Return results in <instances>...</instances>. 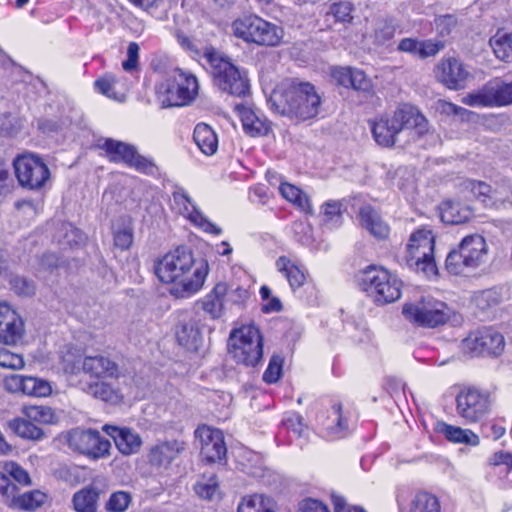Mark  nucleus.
Listing matches in <instances>:
<instances>
[{"instance_id":"5701e85b","label":"nucleus","mask_w":512,"mask_h":512,"mask_svg":"<svg viewBox=\"0 0 512 512\" xmlns=\"http://www.w3.org/2000/svg\"><path fill=\"white\" fill-rule=\"evenodd\" d=\"M436 79L450 90L465 88L470 77L464 64L453 57L443 58L434 69Z\"/></svg>"},{"instance_id":"c03bdc74","label":"nucleus","mask_w":512,"mask_h":512,"mask_svg":"<svg viewBox=\"0 0 512 512\" xmlns=\"http://www.w3.org/2000/svg\"><path fill=\"white\" fill-rule=\"evenodd\" d=\"M489 43L497 59L512 63V34H495Z\"/></svg>"},{"instance_id":"bb28decb","label":"nucleus","mask_w":512,"mask_h":512,"mask_svg":"<svg viewBox=\"0 0 512 512\" xmlns=\"http://www.w3.org/2000/svg\"><path fill=\"white\" fill-rule=\"evenodd\" d=\"M238 116L244 132L251 137L266 136L271 131V122L266 116L250 107L237 106Z\"/></svg>"},{"instance_id":"49530a36","label":"nucleus","mask_w":512,"mask_h":512,"mask_svg":"<svg viewBox=\"0 0 512 512\" xmlns=\"http://www.w3.org/2000/svg\"><path fill=\"white\" fill-rule=\"evenodd\" d=\"M354 5L349 1L334 2L329 6L327 16H332L334 22L349 24L354 19Z\"/></svg>"},{"instance_id":"8fccbe9b","label":"nucleus","mask_w":512,"mask_h":512,"mask_svg":"<svg viewBox=\"0 0 512 512\" xmlns=\"http://www.w3.org/2000/svg\"><path fill=\"white\" fill-rule=\"evenodd\" d=\"M281 424L288 432H292L297 437L302 436L307 429L303 416L295 411L284 413Z\"/></svg>"},{"instance_id":"412c9836","label":"nucleus","mask_w":512,"mask_h":512,"mask_svg":"<svg viewBox=\"0 0 512 512\" xmlns=\"http://www.w3.org/2000/svg\"><path fill=\"white\" fill-rule=\"evenodd\" d=\"M400 133L408 130L417 137L426 135L429 131V121L418 106L402 102L397 105L392 114Z\"/></svg>"},{"instance_id":"13d9d810","label":"nucleus","mask_w":512,"mask_h":512,"mask_svg":"<svg viewBox=\"0 0 512 512\" xmlns=\"http://www.w3.org/2000/svg\"><path fill=\"white\" fill-rule=\"evenodd\" d=\"M11 289L19 296H32L35 294V285L32 280L22 276H15L10 281Z\"/></svg>"},{"instance_id":"f257e3e1","label":"nucleus","mask_w":512,"mask_h":512,"mask_svg":"<svg viewBox=\"0 0 512 512\" xmlns=\"http://www.w3.org/2000/svg\"><path fill=\"white\" fill-rule=\"evenodd\" d=\"M153 271L159 282L171 285L170 295L175 298H189L198 293L208 276L209 265L197 260L193 251L179 245L154 261Z\"/></svg>"},{"instance_id":"4d7b16f0","label":"nucleus","mask_w":512,"mask_h":512,"mask_svg":"<svg viewBox=\"0 0 512 512\" xmlns=\"http://www.w3.org/2000/svg\"><path fill=\"white\" fill-rule=\"evenodd\" d=\"M0 367L10 370H22L25 367V360L22 354L2 348L0 352Z\"/></svg>"},{"instance_id":"473e14b6","label":"nucleus","mask_w":512,"mask_h":512,"mask_svg":"<svg viewBox=\"0 0 512 512\" xmlns=\"http://www.w3.org/2000/svg\"><path fill=\"white\" fill-rule=\"evenodd\" d=\"M87 392L93 398L114 406L123 403L124 400L121 389L104 380L88 383Z\"/></svg>"},{"instance_id":"6e6d98bb","label":"nucleus","mask_w":512,"mask_h":512,"mask_svg":"<svg viewBox=\"0 0 512 512\" xmlns=\"http://www.w3.org/2000/svg\"><path fill=\"white\" fill-rule=\"evenodd\" d=\"M131 495L126 491L113 492L106 502V510L109 512H124L131 503Z\"/></svg>"},{"instance_id":"9b49d317","label":"nucleus","mask_w":512,"mask_h":512,"mask_svg":"<svg viewBox=\"0 0 512 512\" xmlns=\"http://www.w3.org/2000/svg\"><path fill=\"white\" fill-rule=\"evenodd\" d=\"M457 415L465 424H477L491 414L495 395L492 391L475 385L460 388L455 398Z\"/></svg>"},{"instance_id":"c85d7f7f","label":"nucleus","mask_w":512,"mask_h":512,"mask_svg":"<svg viewBox=\"0 0 512 512\" xmlns=\"http://www.w3.org/2000/svg\"><path fill=\"white\" fill-rule=\"evenodd\" d=\"M330 75L337 85L347 89L367 91L371 86L370 80L359 69L335 66L331 68Z\"/></svg>"},{"instance_id":"20e7f679","label":"nucleus","mask_w":512,"mask_h":512,"mask_svg":"<svg viewBox=\"0 0 512 512\" xmlns=\"http://www.w3.org/2000/svg\"><path fill=\"white\" fill-rule=\"evenodd\" d=\"M436 235L429 225H421L409 236L406 244L405 260L417 273L427 277L438 275L435 259Z\"/></svg>"},{"instance_id":"423d86ee","label":"nucleus","mask_w":512,"mask_h":512,"mask_svg":"<svg viewBox=\"0 0 512 512\" xmlns=\"http://www.w3.org/2000/svg\"><path fill=\"white\" fill-rule=\"evenodd\" d=\"M198 91L196 76L182 69H175L155 86L156 100L162 108L187 106L196 99Z\"/></svg>"},{"instance_id":"cd10ccee","label":"nucleus","mask_w":512,"mask_h":512,"mask_svg":"<svg viewBox=\"0 0 512 512\" xmlns=\"http://www.w3.org/2000/svg\"><path fill=\"white\" fill-rule=\"evenodd\" d=\"M103 431L113 439L118 451L123 455L135 454L141 448V437L130 428L104 425Z\"/></svg>"},{"instance_id":"de8ad7c7","label":"nucleus","mask_w":512,"mask_h":512,"mask_svg":"<svg viewBox=\"0 0 512 512\" xmlns=\"http://www.w3.org/2000/svg\"><path fill=\"white\" fill-rule=\"evenodd\" d=\"M113 244L120 251L128 250L133 244V228L129 223L123 222L112 231Z\"/></svg>"},{"instance_id":"1a4fd4ad","label":"nucleus","mask_w":512,"mask_h":512,"mask_svg":"<svg viewBox=\"0 0 512 512\" xmlns=\"http://www.w3.org/2000/svg\"><path fill=\"white\" fill-rule=\"evenodd\" d=\"M506 347L503 334L494 326H479L468 331L459 348L468 359H496Z\"/></svg>"},{"instance_id":"4be33fe9","label":"nucleus","mask_w":512,"mask_h":512,"mask_svg":"<svg viewBox=\"0 0 512 512\" xmlns=\"http://www.w3.org/2000/svg\"><path fill=\"white\" fill-rule=\"evenodd\" d=\"M472 195L486 207H498L500 205H512V185L508 183L498 184L495 188L484 181L469 180L467 182Z\"/></svg>"},{"instance_id":"7c9ffc66","label":"nucleus","mask_w":512,"mask_h":512,"mask_svg":"<svg viewBox=\"0 0 512 512\" xmlns=\"http://www.w3.org/2000/svg\"><path fill=\"white\" fill-rule=\"evenodd\" d=\"M445 47V42L439 39L417 40L404 38L398 44V50L411 53L419 58L435 56Z\"/></svg>"},{"instance_id":"39448f33","label":"nucleus","mask_w":512,"mask_h":512,"mask_svg":"<svg viewBox=\"0 0 512 512\" xmlns=\"http://www.w3.org/2000/svg\"><path fill=\"white\" fill-rule=\"evenodd\" d=\"M284 114L301 121L310 120L319 113L321 97L309 82H292L279 94Z\"/></svg>"},{"instance_id":"ddd939ff","label":"nucleus","mask_w":512,"mask_h":512,"mask_svg":"<svg viewBox=\"0 0 512 512\" xmlns=\"http://www.w3.org/2000/svg\"><path fill=\"white\" fill-rule=\"evenodd\" d=\"M98 148L104 151V157L110 163L123 164L145 175H152L157 170L154 160L141 155L132 144L113 138H105L98 144Z\"/></svg>"},{"instance_id":"6ab92c4d","label":"nucleus","mask_w":512,"mask_h":512,"mask_svg":"<svg viewBox=\"0 0 512 512\" xmlns=\"http://www.w3.org/2000/svg\"><path fill=\"white\" fill-rule=\"evenodd\" d=\"M186 448V442L181 439L157 441L147 451V463L157 471H167L186 451Z\"/></svg>"},{"instance_id":"4468645a","label":"nucleus","mask_w":512,"mask_h":512,"mask_svg":"<svg viewBox=\"0 0 512 512\" xmlns=\"http://www.w3.org/2000/svg\"><path fill=\"white\" fill-rule=\"evenodd\" d=\"M487 244L483 236L472 234L464 237L457 248L452 249L445 260V269L449 274L460 275L466 268L478 267L485 254Z\"/></svg>"},{"instance_id":"a19ab883","label":"nucleus","mask_w":512,"mask_h":512,"mask_svg":"<svg viewBox=\"0 0 512 512\" xmlns=\"http://www.w3.org/2000/svg\"><path fill=\"white\" fill-rule=\"evenodd\" d=\"M99 494L92 487H85L73 496V506L77 512H96Z\"/></svg>"},{"instance_id":"2f4dec72","label":"nucleus","mask_w":512,"mask_h":512,"mask_svg":"<svg viewBox=\"0 0 512 512\" xmlns=\"http://www.w3.org/2000/svg\"><path fill=\"white\" fill-rule=\"evenodd\" d=\"M177 38L182 48L193 58L204 57L209 63L210 54L216 56L219 53L207 39H198L196 34H177Z\"/></svg>"},{"instance_id":"37998d69","label":"nucleus","mask_w":512,"mask_h":512,"mask_svg":"<svg viewBox=\"0 0 512 512\" xmlns=\"http://www.w3.org/2000/svg\"><path fill=\"white\" fill-rule=\"evenodd\" d=\"M117 84L118 79L115 75L111 73H104L94 81L93 86L95 91L107 98L122 101L124 99V94L117 91Z\"/></svg>"},{"instance_id":"dca6fc26","label":"nucleus","mask_w":512,"mask_h":512,"mask_svg":"<svg viewBox=\"0 0 512 512\" xmlns=\"http://www.w3.org/2000/svg\"><path fill=\"white\" fill-rule=\"evenodd\" d=\"M318 426L324 438L330 441L347 437L355 426V419L342 403L335 402L318 416Z\"/></svg>"},{"instance_id":"680f3d73","label":"nucleus","mask_w":512,"mask_h":512,"mask_svg":"<svg viewBox=\"0 0 512 512\" xmlns=\"http://www.w3.org/2000/svg\"><path fill=\"white\" fill-rule=\"evenodd\" d=\"M25 375L9 374L3 378V388L12 394H22Z\"/></svg>"},{"instance_id":"2eb2a0df","label":"nucleus","mask_w":512,"mask_h":512,"mask_svg":"<svg viewBox=\"0 0 512 512\" xmlns=\"http://www.w3.org/2000/svg\"><path fill=\"white\" fill-rule=\"evenodd\" d=\"M13 169L18 184L30 191H39L51 178L50 169L42 156L23 152L13 159Z\"/></svg>"},{"instance_id":"a211bd4d","label":"nucleus","mask_w":512,"mask_h":512,"mask_svg":"<svg viewBox=\"0 0 512 512\" xmlns=\"http://www.w3.org/2000/svg\"><path fill=\"white\" fill-rule=\"evenodd\" d=\"M195 437L200 441V457L206 464L226 460L227 447L223 432L206 424L199 425Z\"/></svg>"},{"instance_id":"603ef678","label":"nucleus","mask_w":512,"mask_h":512,"mask_svg":"<svg viewBox=\"0 0 512 512\" xmlns=\"http://www.w3.org/2000/svg\"><path fill=\"white\" fill-rule=\"evenodd\" d=\"M3 470L8 474L10 480L13 479L14 484L19 486L31 485V478L28 472L22 468L17 462L7 461L2 466Z\"/></svg>"},{"instance_id":"a878e982","label":"nucleus","mask_w":512,"mask_h":512,"mask_svg":"<svg viewBox=\"0 0 512 512\" xmlns=\"http://www.w3.org/2000/svg\"><path fill=\"white\" fill-rule=\"evenodd\" d=\"M229 285L225 282L216 283L213 288L196 305L212 320L220 319L225 312V301L228 296Z\"/></svg>"},{"instance_id":"f8f14e48","label":"nucleus","mask_w":512,"mask_h":512,"mask_svg":"<svg viewBox=\"0 0 512 512\" xmlns=\"http://www.w3.org/2000/svg\"><path fill=\"white\" fill-rule=\"evenodd\" d=\"M21 416L9 421V428L20 438L41 441L46 437L41 425H55L58 416L54 409L46 405L25 404Z\"/></svg>"},{"instance_id":"f3484780","label":"nucleus","mask_w":512,"mask_h":512,"mask_svg":"<svg viewBox=\"0 0 512 512\" xmlns=\"http://www.w3.org/2000/svg\"><path fill=\"white\" fill-rule=\"evenodd\" d=\"M65 373L77 375L80 372L97 380H118L122 376L120 365L105 354L85 356L81 360V366L64 362Z\"/></svg>"},{"instance_id":"0e129e2a","label":"nucleus","mask_w":512,"mask_h":512,"mask_svg":"<svg viewBox=\"0 0 512 512\" xmlns=\"http://www.w3.org/2000/svg\"><path fill=\"white\" fill-rule=\"evenodd\" d=\"M491 467L504 466L507 472L512 471V453L504 450L494 452L488 458Z\"/></svg>"},{"instance_id":"5fc2aeb1","label":"nucleus","mask_w":512,"mask_h":512,"mask_svg":"<svg viewBox=\"0 0 512 512\" xmlns=\"http://www.w3.org/2000/svg\"><path fill=\"white\" fill-rule=\"evenodd\" d=\"M196 227L201 229L202 231L212 234V235H220L222 230L216 224L209 221L201 212H199L196 208L191 210L186 216Z\"/></svg>"},{"instance_id":"aec40b11","label":"nucleus","mask_w":512,"mask_h":512,"mask_svg":"<svg viewBox=\"0 0 512 512\" xmlns=\"http://www.w3.org/2000/svg\"><path fill=\"white\" fill-rule=\"evenodd\" d=\"M396 503L398 512H442L439 496L426 489H417L410 493L398 492Z\"/></svg>"},{"instance_id":"3c124183","label":"nucleus","mask_w":512,"mask_h":512,"mask_svg":"<svg viewBox=\"0 0 512 512\" xmlns=\"http://www.w3.org/2000/svg\"><path fill=\"white\" fill-rule=\"evenodd\" d=\"M284 358L280 354L270 357L267 368L263 373V381L266 384H274L279 381L283 373Z\"/></svg>"},{"instance_id":"bf43d9fd","label":"nucleus","mask_w":512,"mask_h":512,"mask_svg":"<svg viewBox=\"0 0 512 512\" xmlns=\"http://www.w3.org/2000/svg\"><path fill=\"white\" fill-rule=\"evenodd\" d=\"M342 210L343 202L341 200H329L321 207V212L326 222L341 220Z\"/></svg>"},{"instance_id":"e433bc0d","label":"nucleus","mask_w":512,"mask_h":512,"mask_svg":"<svg viewBox=\"0 0 512 512\" xmlns=\"http://www.w3.org/2000/svg\"><path fill=\"white\" fill-rule=\"evenodd\" d=\"M281 196L305 214H313V207L308 195L297 186L283 182L279 186Z\"/></svg>"},{"instance_id":"9d476101","label":"nucleus","mask_w":512,"mask_h":512,"mask_svg":"<svg viewBox=\"0 0 512 512\" xmlns=\"http://www.w3.org/2000/svg\"><path fill=\"white\" fill-rule=\"evenodd\" d=\"M55 440L89 460L97 461L110 456V441L96 429L75 427L59 433Z\"/></svg>"},{"instance_id":"052dcab7","label":"nucleus","mask_w":512,"mask_h":512,"mask_svg":"<svg viewBox=\"0 0 512 512\" xmlns=\"http://www.w3.org/2000/svg\"><path fill=\"white\" fill-rule=\"evenodd\" d=\"M194 490L199 497L211 500L218 490L216 475H212L207 483L197 482Z\"/></svg>"},{"instance_id":"6e6552de","label":"nucleus","mask_w":512,"mask_h":512,"mask_svg":"<svg viewBox=\"0 0 512 512\" xmlns=\"http://www.w3.org/2000/svg\"><path fill=\"white\" fill-rule=\"evenodd\" d=\"M210 76L213 85L223 93L234 97H245L250 91L247 72L238 67L229 57L210 54Z\"/></svg>"},{"instance_id":"58836bf2","label":"nucleus","mask_w":512,"mask_h":512,"mask_svg":"<svg viewBox=\"0 0 512 512\" xmlns=\"http://www.w3.org/2000/svg\"><path fill=\"white\" fill-rule=\"evenodd\" d=\"M48 496L46 493L35 489L24 492L15 496L10 500L9 506L13 509L23 511H35L42 507L47 502Z\"/></svg>"},{"instance_id":"a18cd8bd","label":"nucleus","mask_w":512,"mask_h":512,"mask_svg":"<svg viewBox=\"0 0 512 512\" xmlns=\"http://www.w3.org/2000/svg\"><path fill=\"white\" fill-rule=\"evenodd\" d=\"M441 220L446 224H461L468 220V214H462L460 204L451 200L444 201L440 207Z\"/></svg>"},{"instance_id":"c9c22d12","label":"nucleus","mask_w":512,"mask_h":512,"mask_svg":"<svg viewBox=\"0 0 512 512\" xmlns=\"http://www.w3.org/2000/svg\"><path fill=\"white\" fill-rule=\"evenodd\" d=\"M237 512H276V503L264 494H248L241 498Z\"/></svg>"},{"instance_id":"393cba45","label":"nucleus","mask_w":512,"mask_h":512,"mask_svg":"<svg viewBox=\"0 0 512 512\" xmlns=\"http://www.w3.org/2000/svg\"><path fill=\"white\" fill-rule=\"evenodd\" d=\"M275 269L294 293L303 288L310 277L308 269L299 259L287 255H280L275 260Z\"/></svg>"},{"instance_id":"864d4df0","label":"nucleus","mask_w":512,"mask_h":512,"mask_svg":"<svg viewBox=\"0 0 512 512\" xmlns=\"http://www.w3.org/2000/svg\"><path fill=\"white\" fill-rule=\"evenodd\" d=\"M434 110L437 114L444 117L459 116L461 119L468 117L471 112L466 108L458 106L450 101L438 99L434 104Z\"/></svg>"},{"instance_id":"0eeeda50","label":"nucleus","mask_w":512,"mask_h":512,"mask_svg":"<svg viewBox=\"0 0 512 512\" xmlns=\"http://www.w3.org/2000/svg\"><path fill=\"white\" fill-rule=\"evenodd\" d=\"M263 336L255 324H242L230 331L228 353L239 365L255 367L263 359Z\"/></svg>"},{"instance_id":"4c0bfd02","label":"nucleus","mask_w":512,"mask_h":512,"mask_svg":"<svg viewBox=\"0 0 512 512\" xmlns=\"http://www.w3.org/2000/svg\"><path fill=\"white\" fill-rule=\"evenodd\" d=\"M233 32H276L277 26L271 24L255 14H244L237 18L233 24Z\"/></svg>"},{"instance_id":"e2e57ef3","label":"nucleus","mask_w":512,"mask_h":512,"mask_svg":"<svg viewBox=\"0 0 512 512\" xmlns=\"http://www.w3.org/2000/svg\"><path fill=\"white\" fill-rule=\"evenodd\" d=\"M330 500L333 506V512H367L361 506H347L345 497L335 492L331 493Z\"/></svg>"},{"instance_id":"79ce46f5","label":"nucleus","mask_w":512,"mask_h":512,"mask_svg":"<svg viewBox=\"0 0 512 512\" xmlns=\"http://www.w3.org/2000/svg\"><path fill=\"white\" fill-rule=\"evenodd\" d=\"M52 393V386L49 381L36 377L25 375L22 394L34 398L48 397Z\"/></svg>"},{"instance_id":"f03ea898","label":"nucleus","mask_w":512,"mask_h":512,"mask_svg":"<svg viewBox=\"0 0 512 512\" xmlns=\"http://www.w3.org/2000/svg\"><path fill=\"white\" fill-rule=\"evenodd\" d=\"M359 288L377 306L391 304L400 299L403 283L387 268L370 264L359 272Z\"/></svg>"},{"instance_id":"72a5a7b5","label":"nucleus","mask_w":512,"mask_h":512,"mask_svg":"<svg viewBox=\"0 0 512 512\" xmlns=\"http://www.w3.org/2000/svg\"><path fill=\"white\" fill-rule=\"evenodd\" d=\"M193 141L206 156L214 155L218 150V136L214 129L206 123H198L193 131Z\"/></svg>"},{"instance_id":"c756f323","label":"nucleus","mask_w":512,"mask_h":512,"mask_svg":"<svg viewBox=\"0 0 512 512\" xmlns=\"http://www.w3.org/2000/svg\"><path fill=\"white\" fill-rule=\"evenodd\" d=\"M371 133L376 143L382 147H393L400 131L394 122L393 116L382 115L369 121Z\"/></svg>"},{"instance_id":"f704fd0d","label":"nucleus","mask_w":512,"mask_h":512,"mask_svg":"<svg viewBox=\"0 0 512 512\" xmlns=\"http://www.w3.org/2000/svg\"><path fill=\"white\" fill-rule=\"evenodd\" d=\"M199 321L191 319L176 327L175 336L178 344L188 350H195L201 340Z\"/></svg>"},{"instance_id":"7ed1b4c3","label":"nucleus","mask_w":512,"mask_h":512,"mask_svg":"<svg viewBox=\"0 0 512 512\" xmlns=\"http://www.w3.org/2000/svg\"><path fill=\"white\" fill-rule=\"evenodd\" d=\"M402 315L415 328L438 329L446 326L455 316V311L444 301L433 296H422L405 302Z\"/></svg>"},{"instance_id":"ea45409f","label":"nucleus","mask_w":512,"mask_h":512,"mask_svg":"<svg viewBox=\"0 0 512 512\" xmlns=\"http://www.w3.org/2000/svg\"><path fill=\"white\" fill-rule=\"evenodd\" d=\"M440 432L445 438L453 443H464L476 445L479 442L478 436L469 429H462L447 423H441Z\"/></svg>"},{"instance_id":"b1692460","label":"nucleus","mask_w":512,"mask_h":512,"mask_svg":"<svg viewBox=\"0 0 512 512\" xmlns=\"http://www.w3.org/2000/svg\"><path fill=\"white\" fill-rule=\"evenodd\" d=\"M25 334L24 321L7 303L0 302V343L16 345Z\"/></svg>"},{"instance_id":"69168bd1","label":"nucleus","mask_w":512,"mask_h":512,"mask_svg":"<svg viewBox=\"0 0 512 512\" xmlns=\"http://www.w3.org/2000/svg\"><path fill=\"white\" fill-rule=\"evenodd\" d=\"M358 217L363 228L378 220L381 216L370 204L362 205L359 208Z\"/></svg>"},{"instance_id":"338daca9","label":"nucleus","mask_w":512,"mask_h":512,"mask_svg":"<svg viewBox=\"0 0 512 512\" xmlns=\"http://www.w3.org/2000/svg\"><path fill=\"white\" fill-rule=\"evenodd\" d=\"M434 24L438 32H451L456 28L458 19L453 14L440 15L434 19Z\"/></svg>"},{"instance_id":"774afa93","label":"nucleus","mask_w":512,"mask_h":512,"mask_svg":"<svg viewBox=\"0 0 512 512\" xmlns=\"http://www.w3.org/2000/svg\"><path fill=\"white\" fill-rule=\"evenodd\" d=\"M300 512H330L329 508L323 502L313 499H304L299 507Z\"/></svg>"},{"instance_id":"09e8293b","label":"nucleus","mask_w":512,"mask_h":512,"mask_svg":"<svg viewBox=\"0 0 512 512\" xmlns=\"http://www.w3.org/2000/svg\"><path fill=\"white\" fill-rule=\"evenodd\" d=\"M243 39L252 48L256 47H274L281 43L279 34H234Z\"/></svg>"}]
</instances>
